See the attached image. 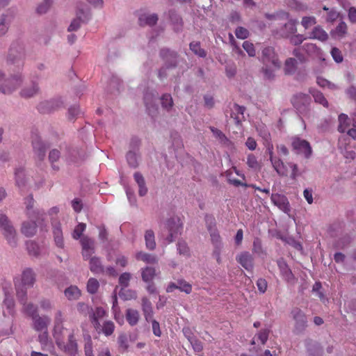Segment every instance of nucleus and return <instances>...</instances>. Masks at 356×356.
<instances>
[{
	"mask_svg": "<svg viewBox=\"0 0 356 356\" xmlns=\"http://www.w3.org/2000/svg\"><path fill=\"white\" fill-rule=\"evenodd\" d=\"M261 60L265 65L263 68L265 76L269 79L273 78V70L279 69L281 66V63L273 47H267L262 50Z\"/></svg>",
	"mask_w": 356,
	"mask_h": 356,
	"instance_id": "f257e3e1",
	"label": "nucleus"
},
{
	"mask_svg": "<svg viewBox=\"0 0 356 356\" xmlns=\"http://www.w3.org/2000/svg\"><path fill=\"white\" fill-rule=\"evenodd\" d=\"M205 221L207 226L208 231L210 233L211 240L214 245V250L213 255L216 259V261L220 262V236L216 229V220L212 216H206Z\"/></svg>",
	"mask_w": 356,
	"mask_h": 356,
	"instance_id": "f03ea898",
	"label": "nucleus"
},
{
	"mask_svg": "<svg viewBox=\"0 0 356 356\" xmlns=\"http://www.w3.org/2000/svg\"><path fill=\"white\" fill-rule=\"evenodd\" d=\"M0 228L8 244L12 247L16 246V232L8 217L1 211H0Z\"/></svg>",
	"mask_w": 356,
	"mask_h": 356,
	"instance_id": "7ed1b4c3",
	"label": "nucleus"
},
{
	"mask_svg": "<svg viewBox=\"0 0 356 356\" xmlns=\"http://www.w3.org/2000/svg\"><path fill=\"white\" fill-rule=\"evenodd\" d=\"M166 229L169 232L167 240L172 243L178 234H180L183 229V223L178 216H173L168 219L165 224Z\"/></svg>",
	"mask_w": 356,
	"mask_h": 356,
	"instance_id": "20e7f679",
	"label": "nucleus"
},
{
	"mask_svg": "<svg viewBox=\"0 0 356 356\" xmlns=\"http://www.w3.org/2000/svg\"><path fill=\"white\" fill-rule=\"evenodd\" d=\"M24 58V47L19 44H13L9 49L8 63L10 64H17L18 67L22 66Z\"/></svg>",
	"mask_w": 356,
	"mask_h": 356,
	"instance_id": "39448f33",
	"label": "nucleus"
},
{
	"mask_svg": "<svg viewBox=\"0 0 356 356\" xmlns=\"http://www.w3.org/2000/svg\"><path fill=\"white\" fill-rule=\"evenodd\" d=\"M20 286L17 287V298L19 301L23 305L24 312L31 318L38 316V308L32 303H26L27 300V291L19 289Z\"/></svg>",
	"mask_w": 356,
	"mask_h": 356,
	"instance_id": "423d86ee",
	"label": "nucleus"
},
{
	"mask_svg": "<svg viewBox=\"0 0 356 356\" xmlns=\"http://www.w3.org/2000/svg\"><path fill=\"white\" fill-rule=\"evenodd\" d=\"M291 314L295 321L294 332L300 334L307 327V318L305 314L298 308L292 310Z\"/></svg>",
	"mask_w": 356,
	"mask_h": 356,
	"instance_id": "0eeeda50",
	"label": "nucleus"
},
{
	"mask_svg": "<svg viewBox=\"0 0 356 356\" xmlns=\"http://www.w3.org/2000/svg\"><path fill=\"white\" fill-rule=\"evenodd\" d=\"M35 281V275L31 268L25 269L22 274L20 282H15L16 291H17V287L20 286L19 289H22L26 291L28 288L32 287Z\"/></svg>",
	"mask_w": 356,
	"mask_h": 356,
	"instance_id": "6e6552de",
	"label": "nucleus"
},
{
	"mask_svg": "<svg viewBox=\"0 0 356 356\" xmlns=\"http://www.w3.org/2000/svg\"><path fill=\"white\" fill-rule=\"evenodd\" d=\"M311 98L309 95L304 93H298L291 98L293 106L300 112L302 113L307 111L310 104Z\"/></svg>",
	"mask_w": 356,
	"mask_h": 356,
	"instance_id": "1a4fd4ad",
	"label": "nucleus"
},
{
	"mask_svg": "<svg viewBox=\"0 0 356 356\" xmlns=\"http://www.w3.org/2000/svg\"><path fill=\"white\" fill-rule=\"evenodd\" d=\"M291 145L294 150H296L298 153L304 154L307 159L312 155V149L310 144L305 140L295 137L292 139Z\"/></svg>",
	"mask_w": 356,
	"mask_h": 356,
	"instance_id": "9d476101",
	"label": "nucleus"
},
{
	"mask_svg": "<svg viewBox=\"0 0 356 356\" xmlns=\"http://www.w3.org/2000/svg\"><path fill=\"white\" fill-rule=\"evenodd\" d=\"M21 83L22 78L20 75L12 76L0 85V92L3 94H10L20 86Z\"/></svg>",
	"mask_w": 356,
	"mask_h": 356,
	"instance_id": "9b49d317",
	"label": "nucleus"
},
{
	"mask_svg": "<svg viewBox=\"0 0 356 356\" xmlns=\"http://www.w3.org/2000/svg\"><path fill=\"white\" fill-rule=\"evenodd\" d=\"M68 334H72V331L63 327L62 325L58 323L54 325V337L58 346L61 347L64 346L65 341L68 337Z\"/></svg>",
	"mask_w": 356,
	"mask_h": 356,
	"instance_id": "f8f14e48",
	"label": "nucleus"
},
{
	"mask_svg": "<svg viewBox=\"0 0 356 356\" xmlns=\"http://www.w3.org/2000/svg\"><path fill=\"white\" fill-rule=\"evenodd\" d=\"M271 200L280 210L289 214L291 211L290 204L284 195L273 194L271 195Z\"/></svg>",
	"mask_w": 356,
	"mask_h": 356,
	"instance_id": "ddd939ff",
	"label": "nucleus"
},
{
	"mask_svg": "<svg viewBox=\"0 0 356 356\" xmlns=\"http://www.w3.org/2000/svg\"><path fill=\"white\" fill-rule=\"evenodd\" d=\"M30 220L31 222H24L22 224L21 229L22 233L28 237L32 236L36 233L37 226L42 227V225L40 224V218L39 219L38 218Z\"/></svg>",
	"mask_w": 356,
	"mask_h": 356,
	"instance_id": "4468645a",
	"label": "nucleus"
},
{
	"mask_svg": "<svg viewBox=\"0 0 356 356\" xmlns=\"http://www.w3.org/2000/svg\"><path fill=\"white\" fill-rule=\"evenodd\" d=\"M236 259L245 270L252 271L254 259L250 252H243L236 256Z\"/></svg>",
	"mask_w": 356,
	"mask_h": 356,
	"instance_id": "2eb2a0df",
	"label": "nucleus"
},
{
	"mask_svg": "<svg viewBox=\"0 0 356 356\" xmlns=\"http://www.w3.org/2000/svg\"><path fill=\"white\" fill-rule=\"evenodd\" d=\"M33 327L37 332L47 330V327L51 322V319L46 316H37L32 318Z\"/></svg>",
	"mask_w": 356,
	"mask_h": 356,
	"instance_id": "dca6fc26",
	"label": "nucleus"
},
{
	"mask_svg": "<svg viewBox=\"0 0 356 356\" xmlns=\"http://www.w3.org/2000/svg\"><path fill=\"white\" fill-rule=\"evenodd\" d=\"M24 204H26V215L29 219H38L43 216V212L40 213L39 211H35L33 209L34 204V200L32 195L28 196L25 199Z\"/></svg>",
	"mask_w": 356,
	"mask_h": 356,
	"instance_id": "f3484780",
	"label": "nucleus"
},
{
	"mask_svg": "<svg viewBox=\"0 0 356 356\" xmlns=\"http://www.w3.org/2000/svg\"><path fill=\"white\" fill-rule=\"evenodd\" d=\"M107 315V312L101 307H96L95 311L91 312L90 315V320L95 328L99 327V320L103 318Z\"/></svg>",
	"mask_w": 356,
	"mask_h": 356,
	"instance_id": "a211bd4d",
	"label": "nucleus"
},
{
	"mask_svg": "<svg viewBox=\"0 0 356 356\" xmlns=\"http://www.w3.org/2000/svg\"><path fill=\"white\" fill-rule=\"evenodd\" d=\"M141 307L146 321L149 322L153 319L154 311L152 302L147 297L141 298Z\"/></svg>",
	"mask_w": 356,
	"mask_h": 356,
	"instance_id": "6ab92c4d",
	"label": "nucleus"
},
{
	"mask_svg": "<svg viewBox=\"0 0 356 356\" xmlns=\"http://www.w3.org/2000/svg\"><path fill=\"white\" fill-rule=\"evenodd\" d=\"M63 348L65 352L71 355H75L77 353L78 346L74 337V334H69L67 340L65 341L64 346L60 347Z\"/></svg>",
	"mask_w": 356,
	"mask_h": 356,
	"instance_id": "aec40b11",
	"label": "nucleus"
},
{
	"mask_svg": "<svg viewBox=\"0 0 356 356\" xmlns=\"http://www.w3.org/2000/svg\"><path fill=\"white\" fill-rule=\"evenodd\" d=\"M160 54L161 56L165 61H166V63L169 62L167 65V68L176 66L177 58V54L176 52L172 51L168 49H163Z\"/></svg>",
	"mask_w": 356,
	"mask_h": 356,
	"instance_id": "412c9836",
	"label": "nucleus"
},
{
	"mask_svg": "<svg viewBox=\"0 0 356 356\" xmlns=\"http://www.w3.org/2000/svg\"><path fill=\"white\" fill-rule=\"evenodd\" d=\"M245 108L244 106H241L234 104L232 108L231 118L233 119L236 124H240L244 120V111Z\"/></svg>",
	"mask_w": 356,
	"mask_h": 356,
	"instance_id": "4be33fe9",
	"label": "nucleus"
},
{
	"mask_svg": "<svg viewBox=\"0 0 356 356\" xmlns=\"http://www.w3.org/2000/svg\"><path fill=\"white\" fill-rule=\"evenodd\" d=\"M53 234L56 246L63 248L64 247V241L60 222H53Z\"/></svg>",
	"mask_w": 356,
	"mask_h": 356,
	"instance_id": "5701e85b",
	"label": "nucleus"
},
{
	"mask_svg": "<svg viewBox=\"0 0 356 356\" xmlns=\"http://www.w3.org/2000/svg\"><path fill=\"white\" fill-rule=\"evenodd\" d=\"M32 144L34 152L37 154L38 159L40 160L43 159L45 156L46 146L37 136H35V138H33Z\"/></svg>",
	"mask_w": 356,
	"mask_h": 356,
	"instance_id": "b1692460",
	"label": "nucleus"
},
{
	"mask_svg": "<svg viewBox=\"0 0 356 356\" xmlns=\"http://www.w3.org/2000/svg\"><path fill=\"white\" fill-rule=\"evenodd\" d=\"M125 318L131 326H135L138 323L140 315L137 309L129 308L126 310Z\"/></svg>",
	"mask_w": 356,
	"mask_h": 356,
	"instance_id": "393cba45",
	"label": "nucleus"
},
{
	"mask_svg": "<svg viewBox=\"0 0 356 356\" xmlns=\"http://www.w3.org/2000/svg\"><path fill=\"white\" fill-rule=\"evenodd\" d=\"M306 348L310 356H321L323 353V349L321 346L313 340L306 341Z\"/></svg>",
	"mask_w": 356,
	"mask_h": 356,
	"instance_id": "a878e982",
	"label": "nucleus"
},
{
	"mask_svg": "<svg viewBox=\"0 0 356 356\" xmlns=\"http://www.w3.org/2000/svg\"><path fill=\"white\" fill-rule=\"evenodd\" d=\"M115 324L111 321H106L99 327L95 328L99 334H104L105 336H111L115 330Z\"/></svg>",
	"mask_w": 356,
	"mask_h": 356,
	"instance_id": "bb28decb",
	"label": "nucleus"
},
{
	"mask_svg": "<svg viewBox=\"0 0 356 356\" xmlns=\"http://www.w3.org/2000/svg\"><path fill=\"white\" fill-rule=\"evenodd\" d=\"M309 38L324 42L328 38V35L320 26H317L314 28Z\"/></svg>",
	"mask_w": 356,
	"mask_h": 356,
	"instance_id": "cd10ccee",
	"label": "nucleus"
},
{
	"mask_svg": "<svg viewBox=\"0 0 356 356\" xmlns=\"http://www.w3.org/2000/svg\"><path fill=\"white\" fill-rule=\"evenodd\" d=\"M246 164L253 171L259 172L262 168L261 163L258 161L257 156L253 154H249L247 156Z\"/></svg>",
	"mask_w": 356,
	"mask_h": 356,
	"instance_id": "c85d7f7f",
	"label": "nucleus"
},
{
	"mask_svg": "<svg viewBox=\"0 0 356 356\" xmlns=\"http://www.w3.org/2000/svg\"><path fill=\"white\" fill-rule=\"evenodd\" d=\"M271 164L279 175L287 176L288 172L286 166L280 159L277 158L274 159V161L271 162Z\"/></svg>",
	"mask_w": 356,
	"mask_h": 356,
	"instance_id": "c756f323",
	"label": "nucleus"
},
{
	"mask_svg": "<svg viewBox=\"0 0 356 356\" xmlns=\"http://www.w3.org/2000/svg\"><path fill=\"white\" fill-rule=\"evenodd\" d=\"M156 275V270L152 267H145L141 269L142 280L145 282H152Z\"/></svg>",
	"mask_w": 356,
	"mask_h": 356,
	"instance_id": "7c9ffc66",
	"label": "nucleus"
},
{
	"mask_svg": "<svg viewBox=\"0 0 356 356\" xmlns=\"http://www.w3.org/2000/svg\"><path fill=\"white\" fill-rule=\"evenodd\" d=\"M90 270L96 274L104 273V267L102 265L99 258L92 257L90 259Z\"/></svg>",
	"mask_w": 356,
	"mask_h": 356,
	"instance_id": "2f4dec72",
	"label": "nucleus"
},
{
	"mask_svg": "<svg viewBox=\"0 0 356 356\" xmlns=\"http://www.w3.org/2000/svg\"><path fill=\"white\" fill-rule=\"evenodd\" d=\"M158 21V17L155 14L147 15H141L139 17V23L141 26L149 25L153 26L156 24Z\"/></svg>",
	"mask_w": 356,
	"mask_h": 356,
	"instance_id": "473e14b6",
	"label": "nucleus"
},
{
	"mask_svg": "<svg viewBox=\"0 0 356 356\" xmlns=\"http://www.w3.org/2000/svg\"><path fill=\"white\" fill-rule=\"evenodd\" d=\"M145 245L147 249L152 250L156 248L154 233L152 230H147L145 234Z\"/></svg>",
	"mask_w": 356,
	"mask_h": 356,
	"instance_id": "72a5a7b5",
	"label": "nucleus"
},
{
	"mask_svg": "<svg viewBox=\"0 0 356 356\" xmlns=\"http://www.w3.org/2000/svg\"><path fill=\"white\" fill-rule=\"evenodd\" d=\"M277 265L281 271V273L286 279L289 280L293 277V274L291 269L283 259L278 260Z\"/></svg>",
	"mask_w": 356,
	"mask_h": 356,
	"instance_id": "f704fd0d",
	"label": "nucleus"
},
{
	"mask_svg": "<svg viewBox=\"0 0 356 356\" xmlns=\"http://www.w3.org/2000/svg\"><path fill=\"white\" fill-rule=\"evenodd\" d=\"M65 295L68 300H76L81 296V291L76 286H70L65 290Z\"/></svg>",
	"mask_w": 356,
	"mask_h": 356,
	"instance_id": "c9c22d12",
	"label": "nucleus"
},
{
	"mask_svg": "<svg viewBox=\"0 0 356 356\" xmlns=\"http://www.w3.org/2000/svg\"><path fill=\"white\" fill-rule=\"evenodd\" d=\"M297 69V60L295 58H289L286 60L284 64V72L286 74H293Z\"/></svg>",
	"mask_w": 356,
	"mask_h": 356,
	"instance_id": "e433bc0d",
	"label": "nucleus"
},
{
	"mask_svg": "<svg viewBox=\"0 0 356 356\" xmlns=\"http://www.w3.org/2000/svg\"><path fill=\"white\" fill-rule=\"evenodd\" d=\"M136 259L147 264H156L157 262V259L154 256L144 252H138L136 254Z\"/></svg>",
	"mask_w": 356,
	"mask_h": 356,
	"instance_id": "4c0bfd02",
	"label": "nucleus"
},
{
	"mask_svg": "<svg viewBox=\"0 0 356 356\" xmlns=\"http://www.w3.org/2000/svg\"><path fill=\"white\" fill-rule=\"evenodd\" d=\"M349 118L347 115L341 113L339 115L338 131L340 133H344L349 127Z\"/></svg>",
	"mask_w": 356,
	"mask_h": 356,
	"instance_id": "58836bf2",
	"label": "nucleus"
},
{
	"mask_svg": "<svg viewBox=\"0 0 356 356\" xmlns=\"http://www.w3.org/2000/svg\"><path fill=\"white\" fill-rule=\"evenodd\" d=\"M190 49L197 56L204 58L207 56V53L204 49L200 47L199 42H192L190 43Z\"/></svg>",
	"mask_w": 356,
	"mask_h": 356,
	"instance_id": "ea45409f",
	"label": "nucleus"
},
{
	"mask_svg": "<svg viewBox=\"0 0 356 356\" xmlns=\"http://www.w3.org/2000/svg\"><path fill=\"white\" fill-rule=\"evenodd\" d=\"M270 330L268 329L261 330L254 337L253 343L255 341H259L262 345H264L268 339Z\"/></svg>",
	"mask_w": 356,
	"mask_h": 356,
	"instance_id": "a19ab883",
	"label": "nucleus"
},
{
	"mask_svg": "<svg viewBox=\"0 0 356 356\" xmlns=\"http://www.w3.org/2000/svg\"><path fill=\"white\" fill-rule=\"evenodd\" d=\"M311 93L312 94L314 101L316 103L323 105L325 108L328 107V102L322 92L318 90H314L312 92L311 91Z\"/></svg>",
	"mask_w": 356,
	"mask_h": 356,
	"instance_id": "79ce46f5",
	"label": "nucleus"
},
{
	"mask_svg": "<svg viewBox=\"0 0 356 356\" xmlns=\"http://www.w3.org/2000/svg\"><path fill=\"white\" fill-rule=\"evenodd\" d=\"M99 287V284L97 280L95 278H90L87 283V291L91 294L95 293Z\"/></svg>",
	"mask_w": 356,
	"mask_h": 356,
	"instance_id": "37998d69",
	"label": "nucleus"
},
{
	"mask_svg": "<svg viewBox=\"0 0 356 356\" xmlns=\"http://www.w3.org/2000/svg\"><path fill=\"white\" fill-rule=\"evenodd\" d=\"M161 102L162 106L167 110H169L173 106V100L170 94L163 95L161 97Z\"/></svg>",
	"mask_w": 356,
	"mask_h": 356,
	"instance_id": "c03bdc74",
	"label": "nucleus"
},
{
	"mask_svg": "<svg viewBox=\"0 0 356 356\" xmlns=\"http://www.w3.org/2000/svg\"><path fill=\"white\" fill-rule=\"evenodd\" d=\"M26 248L30 255L37 257L39 254V246L34 241H27Z\"/></svg>",
	"mask_w": 356,
	"mask_h": 356,
	"instance_id": "a18cd8bd",
	"label": "nucleus"
},
{
	"mask_svg": "<svg viewBox=\"0 0 356 356\" xmlns=\"http://www.w3.org/2000/svg\"><path fill=\"white\" fill-rule=\"evenodd\" d=\"M80 243L82 246V250H92L95 249L94 241L87 236H84L81 238Z\"/></svg>",
	"mask_w": 356,
	"mask_h": 356,
	"instance_id": "49530a36",
	"label": "nucleus"
},
{
	"mask_svg": "<svg viewBox=\"0 0 356 356\" xmlns=\"http://www.w3.org/2000/svg\"><path fill=\"white\" fill-rule=\"evenodd\" d=\"M38 91V86L33 83L31 88H25L21 91V95L24 97H31L36 94Z\"/></svg>",
	"mask_w": 356,
	"mask_h": 356,
	"instance_id": "de8ad7c7",
	"label": "nucleus"
},
{
	"mask_svg": "<svg viewBox=\"0 0 356 356\" xmlns=\"http://www.w3.org/2000/svg\"><path fill=\"white\" fill-rule=\"evenodd\" d=\"M86 227V225L85 223H79L74 229V232L72 233V237L76 240L80 238L83 232L85 231Z\"/></svg>",
	"mask_w": 356,
	"mask_h": 356,
	"instance_id": "09e8293b",
	"label": "nucleus"
},
{
	"mask_svg": "<svg viewBox=\"0 0 356 356\" xmlns=\"http://www.w3.org/2000/svg\"><path fill=\"white\" fill-rule=\"evenodd\" d=\"M15 175L16 179V184L19 187L24 186L25 183L24 170L22 168L17 169L15 172Z\"/></svg>",
	"mask_w": 356,
	"mask_h": 356,
	"instance_id": "8fccbe9b",
	"label": "nucleus"
},
{
	"mask_svg": "<svg viewBox=\"0 0 356 356\" xmlns=\"http://www.w3.org/2000/svg\"><path fill=\"white\" fill-rule=\"evenodd\" d=\"M178 289L189 294L192 291V286L184 280H179L177 281Z\"/></svg>",
	"mask_w": 356,
	"mask_h": 356,
	"instance_id": "3c124183",
	"label": "nucleus"
},
{
	"mask_svg": "<svg viewBox=\"0 0 356 356\" xmlns=\"http://www.w3.org/2000/svg\"><path fill=\"white\" fill-rule=\"evenodd\" d=\"M297 20L296 19H289L287 23L284 24V29L286 30L287 33L289 34H294L297 31Z\"/></svg>",
	"mask_w": 356,
	"mask_h": 356,
	"instance_id": "603ef678",
	"label": "nucleus"
},
{
	"mask_svg": "<svg viewBox=\"0 0 356 356\" xmlns=\"http://www.w3.org/2000/svg\"><path fill=\"white\" fill-rule=\"evenodd\" d=\"M131 275L129 273H123L119 277V284L122 288H127L129 285Z\"/></svg>",
	"mask_w": 356,
	"mask_h": 356,
	"instance_id": "864d4df0",
	"label": "nucleus"
},
{
	"mask_svg": "<svg viewBox=\"0 0 356 356\" xmlns=\"http://www.w3.org/2000/svg\"><path fill=\"white\" fill-rule=\"evenodd\" d=\"M118 342L119 344V348L121 350V351L125 352L129 348V344L127 337L125 334H120L118 337Z\"/></svg>",
	"mask_w": 356,
	"mask_h": 356,
	"instance_id": "5fc2aeb1",
	"label": "nucleus"
},
{
	"mask_svg": "<svg viewBox=\"0 0 356 356\" xmlns=\"http://www.w3.org/2000/svg\"><path fill=\"white\" fill-rule=\"evenodd\" d=\"M5 296L6 297H5V299L3 301V304L8 309V313L10 314H12L13 312V309H14V306H15L14 300L12 297H10L8 295L7 292H5Z\"/></svg>",
	"mask_w": 356,
	"mask_h": 356,
	"instance_id": "6e6d98bb",
	"label": "nucleus"
},
{
	"mask_svg": "<svg viewBox=\"0 0 356 356\" xmlns=\"http://www.w3.org/2000/svg\"><path fill=\"white\" fill-rule=\"evenodd\" d=\"M316 19L313 16L304 17L301 21V24L305 29H308L312 26L316 24Z\"/></svg>",
	"mask_w": 356,
	"mask_h": 356,
	"instance_id": "4d7b16f0",
	"label": "nucleus"
},
{
	"mask_svg": "<svg viewBox=\"0 0 356 356\" xmlns=\"http://www.w3.org/2000/svg\"><path fill=\"white\" fill-rule=\"evenodd\" d=\"M76 308L78 312L85 316H87L88 314H89L90 316L92 312V308H90L87 304H85L83 302H79L76 305Z\"/></svg>",
	"mask_w": 356,
	"mask_h": 356,
	"instance_id": "13d9d810",
	"label": "nucleus"
},
{
	"mask_svg": "<svg viewBox=\"0 0 356 356\" xmlns=\"http://www.w3.org/2000/svg\"><path fill=\"white\" fill-rule=\"evenodd\" d=\"M53 3V0H44L37 8V12L39 14L47 13Z\"/></svg>",
	"mask_w": 356,
	"mask_h": 356,
	"instance_id": "bf43d9fd",
	"label": "nucleus"
},
{
	"mask_svg": "<svg viewBox=\"0 0 356 356\" xmlns=\"http://www.w3.org/2000/svg\"><path fill=\"white\" fill-rule=\"evenodd\" d=\"M249 31L242 26H238L235 30V35L236 36L241 40H244L248 38L249 36Z\"/></svg>",
	"mask_w": 356,
	"mask_h": 356,
	"instance_id": "052dcab7",
	"label": "nucleus"
},
{
	"mask_svg": "<svg viewBox=\"0 0 356 356\" xmlns=\"http://www.w3.org/2000/svg\"><path fill=\"white\" fill-rule=\"evenodd\" d=\"M243 47L250 56L253 57L256 55V50L254 44L252 42L249 41L243 42Z\"/></svg>",
	"mask_w": 356,
	"mask_h": 356,
	"instance_id": "680f3d73",
	"label": "nucleus"
},
{
	"mask_svg": "<svg viewBox=\"0 0 356 356\" xmlns=\"http://www.w3.org/2000/svg\"><path fill=\"white\" fill-rule=\"evenodd\" d=\"M177 250L180 254L189 256V248L185 241H179L177 243Z\"/></svg>",
	"mask_w": 356,
	"mask_h": 356,
	"instance_id": "e2e57ef3",
	"label": "nucleus"
},
{
	"mask_svg": "<svg viewBox=\"0 0 356 356\" xmlns=\"http://www.w3.org/2000/svg\"><path fill=\"white\" fill-rule=\"evenodd\" d=\"M60 158V152L57 149H52L49 152V159L50 162L52 163V167L54 169L58 170V168H56V166L54 165V163L57 161L58 159Z\"/></svg>",
	"mask_w": 356,
	"mask_h": 356,
	"instance_id": "0e129e2a",
	"label": "nucleus"
},
{
	"mask_svg": "<svg viewBox=\"0 0 356 356\" xmlns=\"http://www.w3.org/2000/svg\"><path fill=\"white\" fill-rule=\"evenodd\" d=\"M306 38L301 34L293 35L290 37V43L293 45L300 44Z\"/></svg>",
	"mask_w": 356,
	"mask_h": 356,
	"instance_id": "69168bd1",
	"label": "nucleus"
},
{
	"mask_svg": "<svg viewBox=\"0 0 356 356\" xmlns=\"http://www.w3.org/2000/svg\"><path fill=\"white\" fill-rule=\"evenodd\" d=\"M42 333L38 336V341L42 346H47L49 343V335L47 330L41 332Z\"/></svg>",
	"mask_w": 356,
	"mask_h": 356,
	"instance_id": "338daca9",
	"label": "nucleus"
},
{
	"mask_svg": "<svg viewBox=\"0 0 356 356\" xmlns=\"http://www.w3.org/2000/svg\"><path fill=\"white\" fill-rule=\"evenodd\" d=\"M331 55L333 59L337 63H341L343 61V56L341 55V52L338 48L333 47L331 50Z\"/></svg>",
	"mask_w": 356,
	"mask_h": 356,
	"instance_id": "774afa93",
	"label": "nucleus"
}]
</instances>
